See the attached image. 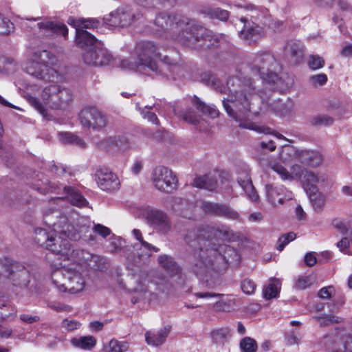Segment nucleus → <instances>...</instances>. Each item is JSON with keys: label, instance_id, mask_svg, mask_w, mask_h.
Returning a JSON list of instances; mask_svg holds the SVG:
<instances>
[{"label": "nucleus", "instance_id": "nucleus-54", "mask_svg": "<svg viewBox=\"0 0 352 352\" xmlns=\"http://www.w3.org/2000/svg\"><path fill=\"white\" fill-rule=\"evenodd\" d=\"M48 307L58 312H69L72 310L70 306L62 304L60 302H51L48 303Z\"/></svg>", "mask_w": 352, "mask_h": 352}, {"label": "nucleus", "instance_id": "nucleus-21", "mask_svg": "<svg viewBox=\"0 0 352 352\" xmlns=\"http://www.w3.org/2000/svg\"><path fill=\"white\" fill-rule=\"evenodd\" d=\"M285 55L294 64H298L304 56V46L300 41H289L285 47Z\"/></svg>", "mask_w": 352, "mask_h": 352}, {"label": "nucleus", "instance_id": "nucleus-18", "mask_svg": "<svg viewBox=\"0 0 352 352\" xmlns=\"http://www.w3.org/2000/svg\"><path fill=\"white\" fill-rule=\"evenodd\" d=\"M296 158L303 166L313 168L320 166L324 161L323 155L320 152L314 150L297 151Z\"/></svg>", "mask_w": 352, "mask_h": 352}, {"label": "nucleus", "instance_id": "nucleus-4", "mask_svg": "<svg viewBox=\"0 0 352 352\" xmlns=\"http://www.w3.org/2000/svg\"><path fill=\"white\" fill-rule=\"evenodd\" d=\"M181 32L177 36L183 45L197 50H206L215 45L218 41V36L204 27L197 24L193 21L177 22V29Z\"/></svg>", "mask_w": 352, "mask_h": 352}, {"label": "nucleus", "instance_id": "nucleus-30", "mask_svg": "<svg viewBox=\"0 0 352 352\" xmlns=\"http://www.w3.org/2000/svg\"><path fill=\"white\" fill-rule=\"evenodd\" d=\"M59 140L64 144H75L81 148L87 147V144L84 140L70 132L60 133Z\"/></svg>", "mask_w": 352, "mask_h": 352}, {"label": "nucleus", "instance_id": "nucleus-12", "mask_svg": "<svg viewBox=\"0 0 352 352\" xmlns=\"http://www.w3.org/2000/svg\"><path fill=\"white\" fill-rule=\"evenodd\" d=\"M274 62V57L269 52H258L253 58L252 68L262 79L274 80L276 76L270 67Z\"/></svg>", "mask_w": 352, "mask_h": 352}, {"label": "nucleus", "instance_id": "nucleus-33", "mask_svg": "<svg viewBox=\"0 0 352 352\" xmlns=\"http://www.w3.org/2000/svg\"><path fill=\"white\" fill-rule=\"evenodd\" d=\"M17 309L10 304L0 305V319L3 321H12L16 317Z\"/></svg>", "mask_w": 352, "mask_h": 352}, {"label": "nucleus", "instance_id": "nucleus-49", "mask_svg": "<svg viewBox=\"0 0 352 352\" xmlns=\"http://www.w3.org/2000/svg\"><path fill=\"white\" fill-rule=\"evenodd\" d=\"M243 292L247 294H252L254 292L256 285L254 283L249 279L245 278L241 282V285Z\"/></svg>", "mask_w": 352, "mask_h": 352}, {"label": "nucleus", "instance_id": "nucleus-57", "mask_svg": "<svg viewBox=\"0 0 352 352\" xmlns=\"http://www.w3.org/2000/svg\"><path fill=\"white\" fill-rule=\"evenodd\" d=\"M333 226L342 234L349 235L351 230H349L348 226L344 222L340 220H334Z\"/></svg>", "mask_w": 352, "mask_h": 352}, {"label": "nucleus", "instance_id": "nucleus-58", "mask_svg": "<svg viewBox=\"0 0 352 352\" xmlns=\"http://www.w3.org/2000/svg\"><path fill=\"white\" fill-rule=\"evenodd\" d=\"M320 321V325H329L333 323H339L341 322V319L336 316H327L323 318H319Z\"/></svg>", "mask_w": 352, "mask_h": 352}, {"label": "nucleus", "instance_id": "nucleus-52", "mask_svg": "<svg viewBox=\"0 0 352 352\" xmlns=\"http://www.w3.org/2000/svg\"><path fill=\"white\" fill-rule=\"evenodd\" d=\"M310 82L314 86H322L327 81V76L324 74H320L311 76L309 79Z\"/></svg>", "mask_w": 352, "mask_h": 352}, {"label": "nucleus", "instance_id": "nucleus-25", "mask_svg": "<svg viewBox=\"0 0 352 352\" xmlns=\"http://www.w3.org/2000/svg\"><path fill=\"white\" fill-rule=\"evenodd\" d=\"M237 182L250 199L254 201H257L258 196L256 192L251 177L248 172L239 173Z\"/></svg>", "mask_w": 352, "mask_h": 352}, {"label": "nucleus", "instance_id": "nucleus-38", "mask_svg": "<svg viewBox=\"0 0 352 352\" xmlns=\"http://www.w3.org/2000/svg\"><path fill=\"white\" fill-rule=\"evenodd\" d=\"M17 67V63L11 58L0 57V72L12 73Z\"/></svg>", "mask_w": 352, "mask_h": 352}, {"label": "nucleus", "instance_id": "nucleus-13", "mask_svg": "<svg viewBox=\"0 0 352 352\" xmlns=\"http://www.w3.org/2000/svg\"><path fill=\"white\" fill-rule=\"evenodd\" d=\"M82 57L85 64L95 66L107 65L112 58L111 55L101 44L84 50Z\"/></svg>", "mask_w": 352, "mask_h": 352}, {"label": "nucleus", "instance_id": "nucleus-31", "mask_svg": "<svg viewBox=\"0 0 352 352\" xmlns=\"http://www.w3.org/2000/svg\"><path fill=\"white\" fill-rule=\"evenodd\" d=\"M194 104L203 114L208 116L211 118H215L219 116V111L215 106L207 105L197 97L194 100Z\"/></svg>", "mask_w": 352, "mask_h": 352}, {"label": "nucleus", "instance_id": "nucleus-45", "mask_svg": "<svg viewBox=\"0 0 352 352\" xmlns=\"http://www.w3.org/2000/svg\"><path fill=\"white\" fill-rule=\"evenodd\" d=\"M101 24V21L99 19L94 18L89 19H81L80 29H94L98 28Z\"/></svg>", "mask_w": 352, "mask_h": 352}, {"label": "nucleus", "instance_id": "nucleus-17", "mask_svg": "<svg viewBox=\"0 0 352 352\" xmlns=\"http://www.w3.org/2000/svg\"><path fill=\"white\" fill-rule=\"evenodd\" d=\"M203 210L210 214L223 217L231 219H237L239 213L226 204L205 201L202 204Z\"/></svg>", "mask_w": 352, "mask_h": 352}, {"label": "nucleus", "instance_id": "nucleus-27", "mask_svg": "<svg viewBox=\"0 0 352 352\" xmlns=\"http://www.w3.org/2000/svg\"><path fill=\"white\" fill-rule=\"evenodd\" d=\"M324 177H321L318 174L312 171L307 170L303 177V188L306 192H309V190H314L317 188L316 184L320 182H324Z\"/></svg>", "mask_w": 352, "mask_h": 352}, {"label": "nucleus", "instance_id": "nucleus-23", "mask_svg": "<svg viewBox=\"0 0 352 352\" xmlns=\"http://www.w3.org/2000/svg\"><path fill=\"white\" fill-rule=\"evenodd\" d=\"M197 298H219L213 305V308L217 311H230L232 308V300H227L223 298V295L212 292H197L195 294Z\"/></svg>", "mask_w": 352, "mask_h": 352}, {"label": "nucleus", "instance_id": "nucleus-36", "mask_svg": "<svg viewBox=\"0 0 352 352\" xmlns=\"http://www.w3.org/2000/svg\"><path fill=\"white\" fill-rule=\"evenodd\" d=\"M307 193L309 194L314 208L316 210H321L324 204L325 199L324 197L318 191V188L314 190H309Z\"/></svg>", "mask_w": 352, "mask_h": 352}, {"label": "nucleus", "instance_id": "nucleus-7", "mask_svg": "<svg viewBox=\"0 0 352 352\" xmlns=\"http://www.w3.org/2000/svg\"><path fill=\"white\" fill-rule=\"evenodd\" d=\"M158 50L157 46L153 42L141 41L136 47L137 60H123L120 66L124 69L140 72H156L158 67L154 58L160 55Z\"/></svg>", "mask_w": 352, "mask_h": 352}, {"label": "nucleus", "instance_id": "nucleus-11", "mask_svg": "<svg viewBox=\"0 0 352 352\" xmlns=\"http://www.w3.org/2000/svg\"><path fill=\"white\" fill-rule=\"evenodd\" d=\"M176 176L169 168L164 166L155 168L152 173L151 179L158 190L165 193H172L176 188Z\"/></svg>", "mask_w": 352, "mask_h": 352}, {"label": "nucleus", "instance_id": "nucleus-29", "mask_svg": "<svg viewBox=\"0 0 352 352\" xmlns=\"http://www.w3.org/2000/svg\"><path fill=\"white\" fill-rule=\"evenodd\" d=\"M193 186L208 190H213L217 186V181L213 176L204 175L201 177H196L194 179Z\"/></svg>", "mask_w": 352, "mask_h": 352}, {"label": "nucleus", "instance_id": "nucleus-28", "mask_svg": "<svg viewBox=\"0 0 352 352\" xmlns=\"http://www.w3.org/2000/svg\"><path fill=\"white\" fill-rule=\"evenodd\" d=\"M157 262L164 271L173 276L176 274V261L173 256L161 254L157 258Z\"/></svg>", "mask_w": 352, "mask_h": 352}, {"label": "nucleus", "instance_id": "nucleus-48", "mask_svg": "<svg viewBox=\"0 0 352 352\" xmlns=\"http://www.w3.org/2000/svg\"><path fill=\"white\" fill-rule=\"evenodd\" d=\"M324 60L322 57L318 55H312L310 56L309 65L312 69L321 68L324 66Z\"/></svg>", "mask_w": 352, "mask_h": 352}, {"label": "nucleus", "instance_id": "nucleus-42", "mask_svg": "<svg viewBox=\"0 0 352 352\" xmlns=\"http://www.w3.org/2000/svg\"><path fill=\"white\" fill-rule=\"evenodd\" d=\"M119 141L115 138L108 137L100 142L99 146L102 149L113 151L116 147H120Z\"/></svg>", "mask_w": 352, "mask_h": 352}, {"label": "nucleus", "instance_id": "nucleus-62", "mask_svg": "<svg viewBox=\"0 0 352 352\" xmlns=\"http://www.w3.org/2000/svg\"><path fill=\"white\" fill-rule=\"evenodd\" d=\"M162 62L164 66L170 72H174L175 68V63L174 59L170 58L168 56H165L162 59Z\"/></svg>", "mask_w": 352, "mask_h": 352}, {"label": "nucleus", "instance_id": "nucleus-51", "mask_svg": "<svg viewBox=\"0 0 352 352\" xmlns=\"http://www.w3.org/2000/svg\"><path fill=\"white\" fill-rule=\"evenodd\" d=\"M91 230L98 235L101 236L103 238H106L111 234V230L101 224H96L92 228Z\"/></svg>", "mask_w": 352, "mask_h": 352}, {"label": "nucleus", "instance_id": "nucleus-40", "mask_svg": "<svg viewBox=\"0 0 352 352\" xmlns=\"http://www.w3.org/2000/svg\"><path fill=\"white\" fill-rule=\"evenodd\" d=\"M74 343L84 349H89L94 346H95L96 343V339L93 336H85V337H80L78 340H75L74 341Z\"/></svg>", "mask_w": 352, "mask_h": 352}, {"label": "nucleus", "instance_id": "nucleus-53", "mask_svg": "<svg viewBox=\"0 0 352 352\" xmlns=\"http://www.w3.org/2000/svg\"><path fill=\"white\" fill-rule=\"evenodd\" d=\"M141 113L144 118L147 119L151 122L157 124L159 123L158 118L155 113L150 111V108L145 107L144 109H142Z\"/></svg>", "mask_w": 352, "mask_h": 352}, {"label": "nucleus", "instance_id": "nucleus-35", "mask_svg": "<svg viewBox=\"0 0 352 352\" xmlns=\"http://www.w3.org/2000/svg\"><path fill=\"white\" fill-rule=\"evenodd\" d=\"M65 190H67L69 194L68 199L72 204L78 207H82L88 204L84 197L74 188L68 187L65 188Z\"/></svg>", "mask_w": 352, "mask_h": 352}, {"label": "nucleus", "instance_id": "nucleus-61", "mask_svg": "<svg viewBox=\"0 0 352 352\" xmlns=\"http://www.w3.org/2000/svg\"><path fill=\"white\" fill-rule=\"evenodd\" d=\"M62 325L69 331H72L78 329L80 324L75 320H69L68 319H64L62 322Z\"/></svg>", "mask_w": 352, "mask_h": 352}, {"label": "nucleus", "instance_id": "nucleus-3", "mask_svg": "<svg viewBox=\"0 0 352 352\" xmlns=\"http://www.w3.org/2000/svg\"><path fill=\"white\" fill-rule=\"evenodd\" d=\"M220 234L221 231L213 226L201 225L197 229L196 237L199 247L194 252L193 270L207 283L209 281L208 276L221 272L227 265L224 253L230 250V247L212 241Z\"/></svg>", "mask_w": 352, "mask_h": 352}, {"label": "nucleus", "instance_id": "nucleus-43", "mask_svg": "<svg viewBox=\"0 0 352 352\" xmlns=\"http://www.w3.org/2000/svg\"><path fill=\"white\" fill-rule=\"evenodd\" d=\"M109 352H124L128 350L129 344L126 342L112 340L109 342Z\"/></svg>", "mask_w": 352, "mask_h": 352}, {"label": "nucleus", "instance_id": "nucleus-2", "mask_svg": "<svg viewBox=\"0 0 352 352\" xmlns=\"http://www.w3.org/2000/svg\"><path fill=\"white\" fill-rule=\"evenodd\" d=\"M208 83L217 92L228 95V98L222 100L223 107L230 118L241 122L239 126L258 130L265 133H269L270 128L255 129L253 127L254 124H245L241 122L251 111L252 96L255 91V87L251 78L232 76L228 79L225 86L221 84L219 79L210 75Z\"/></svg>", "mask_w": 352, "mask_h": 352}, {"label": "nucleus", "instance_id": "nucleus-41", "mask_svg": "<svg viewBox=\"0 0 352 352\" xmlns=\"http://www.w3.org/2000/svg\"><path fill=\"white\" fill-rule=\"evenodd\" d=\"M240 346L244 352H256L257 343L253 338L245 337L241 340Z\"/></svg>", "mask_w": 352, "mask_h": 352}, {"label": "nucleus", "instance_id": "nucleus-8", "mask_svg": "<svg viewBox=\"0 0 352 352\" xmlns=\"http://www.w3.org/2000/svg\"><path fill=\"white\" fill-rule=\"evenodd\" d=\"M53 58L50 51L36 50L25 63L24 70L38 80L53 81L58 77V72L52 66Z\"/></svg>", "mask_w": 352, "mask_h": 352}, {"label": "nucleus", "instance_id": "nucleus-60", "mask_svg": "<svg viewBox=\"0 0 352 352\" xmlns=\"http://www.w3.org/2000/svg\"><path fill=\"white\" fill-rule=\"evenodd\" d=\"M297 151H295L294 148L291 146H284L282 148L281 157L285 160H289L293 154L296 155Z\"/></svg>", "mask_w": 352, "mask_h": 352}, {"label": "nucleus", "instance_id": "nucleus-64", "mask_svg": "<svg viewBox=\"0 0 352 352\" xmlns=\"http://www.w3.org/2000/svg\"><path fill=\"white\" fill-rule=\"evenodd\" d=\"M334 352H352V337H348L346 338L343 349H339Z\"/></svg>", "mask_w": 352, "mask_h": 352}, {"label": "nucleus", "instance_id": "nucleus-50", "mask_svg": "<svg viewBox=\"0 0 352 352\" xmlns=\"http://www.w3.org/2000/svg\"><path fill=\"white\" fill-rule=\"evenodd\" d=\"M133 247L136 250H141L144 248L147 251H153L154 252H158L160 251V249L146 242V241L144 240V239L139 243H135Z\"/></svg>", "mask_w": 352, "mask_h": 352}, {"label": "nucleus", "instance_id": "nucleus-37", "mask_svg": "<svg viewBox=\"0 0 352 352\" xmlns=\"http://www.w3.org/2000/svg\"><path fill=\"white\" fill-rule=\"evenodd\" d=\"M212 340L214 342L223 344L230 336V331L228 328H222L211 333Z\"/></svg>", "mask_w": 352, "mask_h": 352}, {"label": "nucleus", "instance_id": "nucleus-6", "mask_svg": "<svg viewBox=\"0 0 352 352\" xmlns=\"http://www.w3.org/2000/svg\"><path fill=\"white\" fill-rule=\"evenodd\" d=\"M82 266L75 262L54 270L51 278L60 292L77 294L83 291L85 287Z\"/></svg>", "mask_w": 352, "mask_h": 352}, {"label": "nucleus", "instance_id": "nucleus-55", "mask_svg": "<svg viewBox=\"0 0 352 352\" xmlns=\"http://www.w3.org/2000/svg\"><path fill=\"white\" fill-rule=\"evenodd\" d=\"M182 117L184 121L192 124L195 125L199 122V117L192 111L186 112Z\"/></svg>", "mask_w": 352, "mask_h": 352}, {"label": "nucleus", "instance_id": "nucleus-59", "mask_svg": "<svg viewBox=\"0 0 352 352\" xmlns=\"http://www.w3.org/2000/svg\"><path fill=\"white\" fill-rule=\"evenodd\" d=\"M273 170L276 172L283 179H290L289 173L288 170L281 165L275 164L273 166Z\"/></svg>", "mask_w": 352, "mask_h": 352}, {"label": "nucleus", "instance_id": "nucleus-24", "mask_svg": "<svg viewBox=\"0 0 352 352\" xmlns=\"http://www.w3.org/2000/svg\"><path fill=\"white\" fill-rule=\"evenodd\" d=\"M76 42L77 45L83 50L101 44L100 41L85 30H80V31L77 32Z\"/></svg>", "mask_w": 352, "mask_h": 352}, {"label": "nucleus", "instance_id": "nucleus-9", "mask_svg": "<svg viewBox=\"0 0 352 352\" xmlns=\"http://www.w3.org/2000/svg\"><path fill=\"white\" fill-rule=\"evenodd\" d=\"M80 122L84 128L96 131L103 130L108 124L107 115L95 107L82 109L79 113Z\"/></svg>", "mask_w": 352, "mask_h": 352}, {"label": "nucleus", "instance_id": "nucleus-47", "mask_svg": "<svg viewBox=\"0 0 352 352\" xmlns=\"http://www.w3.org/2000/svg\"><path fill=\"white\" fill-rule=\"evenodd\" d=\"M307 171L302 166L299 164H294L291 168V173H289L290 179L294 178L301 179L305 175V173Z\"/></svg>", "mask_w": 352, "mask_h": 352}, {"label": "nucleus", "instance_id": "nucleus-32", "mask_svg": "<svg viewBox=\"0 0 352 352\" xmlns=\"http://www.w3.org/2000/svg\"><path fill=\"white\" fill-rule=\"evenodd\" d=\"M280 289V283L279 280L276 278L272 279L270 283L263 289V296L267 300L276 298L278 296Z\"/></svg>", "mask_w": 352, "mask_h": 352}, {"label": "nucleus", "instance_id": "nucleus-20", "mask_svg": "<svg viewBox=\"0 0 352 352\" xmlns=\"http://www.w3.org/2000/svg\"><path fill=\"white\" fill-rule=\"evenodd\" d=\"M241 23L243 24V28L239 32V36L241 38L251 43L261 37V28L258 25L253 22L248 21L245 18L241 19Z\"/></svg>", "mask_w": 352, "mask_h": 352}, {"label": "nucleus", "instance_id": "nucleus-10", "mask_svg": "<svg viewBox=\"0 0 352 352\" xmlns=\"http://www.w3.org/2000/svg\"><path fill=\"white\" fill-rule=\"evenodd\" d=\"M2 275H4L6 278L0 284H5L9 281L14 286L26 287L30 282L29 271L23 265L10 258V265L8 267H4Z\"/></svg>", "mask_w": 352, "mask_h": 352}, {"label": "nucleus", "instance_id": "nucleus-44", "mask_svg": "<svg viewBox=\"0 0 352 352\" xmlns=\"http://www.w3.org/2000/svg\"><path fill=\"white\" fill-rule=\"evenodd\" d=\"M336 246L344 254H347L349 255L352 254L349 236L342 237V239L336 243Z\"/></svg>", "mask_w": 352, "mask_h": 352}, {"label": "nucleus", "instance_id": "nucleus-1", "mask_svg": "<svg viewBox=\"0 0 352 352\" xmlns=\"http://www.w3.org/2000/svg\"><path fill=\"white\" fill-rule=\"evenodd\" d=\"M45 223L50 228H53V233L49 234L43 229L37 228L35 230V241L40 245L51 251L60 258L63 260H75L80 252L72 248L67 239L76 241L81 237L82 234L90 231V227L82 226L77 230L74 226L68 223L67 219L62 216L58 210H46L43 214ZM89 240H94L91 234L87 235Z\"/></svg>", "mask_w": 352, "mask_h": 352}, {"label": "nucleus", "instance_id": "nucleus-39", "mask_svg": "<svg viewBox=\"0 0 352 352\" xmlns=\"http://www.w3.org/2000/svg\"><path fill=\"white\" fill-rule=\"evenodd\" d=\"M333 118L324 114H320L314 116L311 120V123L314 126H330L333 123Z\"/></svg>", "mask_w": 352, "mask_h": 352}, {"label": "nucleus", "instance_id": "nucleus-63", "mask_svg": "<svg viewBox=\"0 0 352 352\" xmlns=\"http://www.w3.org/2000/svg\"><path fill=\"white\" fill-rule=\"evenodd\" d=\"M13 330L6 326L0 324V338H9L12 336Z\"/></svg>", "mask_w": 352, "mask_h": 352}, {"label": "nucleus", "instance_id": "nucleus-19", "mask_svg": "<svg viewBox=\"0 0 352 352\" xmlns=\"http://www.w3.org/2000/svg\"><path fill=\"white\" fill-rule=\"evenodd\" d=\"M265 191L269 201L273 205L283 204L285 200L292 199V193L284 187H275L271 184H266Z\"/></svg>", "mask_w": 352, "mask_h": 352}, {"label": "nucleus", "instance_id": "nucleus-56", "mask_svg": "<svg viewBox=\"0 0 352 352\" xmlns=\"http://www.w3.org/2000/svg\"><path fill=\"white\" fill-rule=\"evenodd\" d=\"M311 285V281L308 276H300L296 282L295 287L298 289H305Z\"/></svg>", "mask_w": 352, "mask_h": 352}, {"label": "nucleus", "instance_id": "nucleus-15", "mask_svg": "<svg viewBox=\"0 0 352 352\" xmlns=\"http://www.w3.org/2000/svg\"><path fill=\"white\" fill-rule=\"evenodd\" d=\"M146 219L148 223L162 234L168 233L171 229V223L168 215L158 210H151L147 212Z\"/></svg>", "mask_w": 352, "mask_h": 352}, {"label": "nucleus", "instance_id": "nucleus-22", "mask_svg": "<svg viewBox=\"0 0 352 352\" xmlns=\"http://www.w3.org/2000/svg\"><path fill=\"white\" fill-rule=\"evenodd\" d=\"M133 19L134 14L130 10L118 9L110 14L108 20L111 25L124 27L130 25Z\"/></svg>", "mask_w": 352, "mask_h": 352}, {"label": "nucleus", "instance_id": "nucleus-16", "mask_svg": "<svg viewBox=\"0 0 352 352\" xmlns=\"http://www.w3.org/2000/svg\"><path fill=\"white\" fill-rule=\"evenodd\" d=\"M38 34L42 36L53 37L55 35H63L65 38L68 34V29L65 24L44 19L37 23Z\"/></svg>", "mask_w": 352, "mask_h": 352}, {"label": "nucleus", "instance_id": "nucleus-14", "mask_svg": "<svg viewBox=\"0 0 352 352\" xmlns=\"http://www.w3.org/2000/svg\"><path fill=\"white\" fill-rule=\"evenodd\" d=\"M96 180L98 186L103 190L113 191L119 189L118 177L107 168H100L97 170Z\"/></svg>", "mask_w": 352, "mask_h": 352}, {"label": "nucleus", "instance_id": "nucleus-26", "mask_svg": "<svg viewBox=\"0 0 352 352\" xmlns=\"http://www.w3.org/2000/svg\"><path fill=\"white\" fill-rule=\"evenodd\" d=\"M170 331V327H166L159 331H147L145 333L146 342L148 344L158 346L162 344Z\"/></svg>", "mask_w": 352, "mask_h": 352}, {"label": "nucleus", "instance_id": "nucleus-46", "mask_svg": "<svg viewBox=\"0 0 352 352\" xmlns=\"http://www.w3.org/2000/svg\"><path fill=\"white\" fill-rule=\"evenodd\" d=\"M13 28V23L0 14V34H8Z\"/></svg>", "mask_w": 352, "mask_h": 352}, {"label": "nucleus", "instance_id": "nucleus-34", "mask_svg": "<svg viewBox=\"0 0 352 352\" xmlns=\"http://www.w3.org/2000/svg\"><path fill=\"white\" fill-rule=\"evenodd\" d=\"M202 12L211 19H217L221 21H226L229 16V12L227 10L219 8H206Z\"/></svg>", "mask_w": 352, "mask_h": 352}, {"label": "nucleus", "instance_id": "nucleus-5", "mask_svg": "<svg viewBox=\"0 0 352 352\" xmlns=\"http://www.w3.org/2000/svg\"><path fill=\"white\" fill-rule=\"evenodd\" d=\"M41 102L37 98L30 96L28 102L41 114L45 116L46 109H63L67 107L73 99L72 91L58 84H51L43 89Z\"/></svg>", "mask_w": 352, "mask_h": 352}]
</instances>
